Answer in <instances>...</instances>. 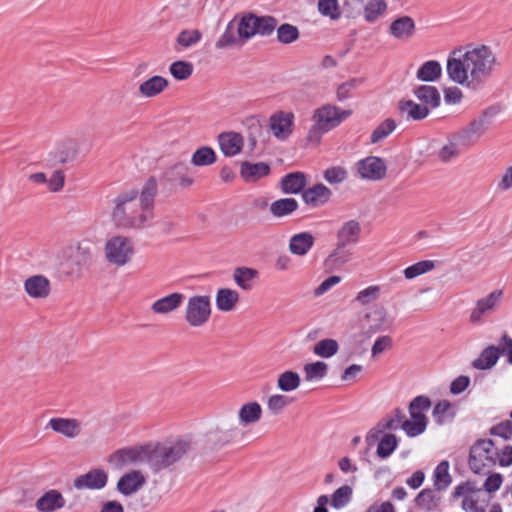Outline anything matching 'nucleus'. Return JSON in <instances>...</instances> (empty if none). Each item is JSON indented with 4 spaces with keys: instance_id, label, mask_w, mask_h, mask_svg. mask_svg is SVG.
<instances>
[{
    "instance_id": "nucleus-1",
    "label": "nucleus",
    "mask_w": 512,
    "mask_h": 512,
    "mask_svg": "<svg viewBox=\"0 0 512 512\" xmlns=\"http://www.w3.org/2000/svg\"><path fill=\"white\" fill-rule=\"evenodd\" d=\"M497 65L492 49L478 45L465 52L454 50L447 59L446 71L452 82L475 89L490 78Z\"/></svg>"
},
{
    "instance_id": "nucleus-2",
    "label": "nucleus",
    "mask_w": 512,
    "mask_h": 512,
    "mask_svg": "<svg viewBox=\"0 0 512 512\" xmlns=\"http://www.w3.org/2000/svg\"><path fill=\"white\" fill-rule=\"evenodd\" d=\"M158 185L150 177L142 187L141 193L131 189L120 193L114 200L112 219L121 228L141 229L154 218V199Z\"/></svg>"
},
{
    "instance_id": "nucleus-3",
    "label": "nucleus",
    "mask_w": 512,
    "mask_h": 512,
    "mask_svg": "<svg viewBox=\"0 0 512 512\" xmlns=\"http://www.w3.org/2000/svg\"><path fill=\"white\" fill-rule=\"evenodd\" d=\"M193 446L194 442L190 437H183L170 443H158L144 452L146 462L154 473H158L182 459Z\"/></svg>"
},
{
    "instance_id": "nucleus-4",
    "label": "nucleus",
    "mask_w": 512,
    "mask_h": 512,
    "mask_svg": "<svg viewBox=\"0 0 512 512\" xmlns=\"http://www.w3.org/2000/svg\"><path fill=\"white\" fill-rule=\"evenodd\" d=\"M351 115L350 110H342L335 105L326 104L316 109L313 114L314 124L308 131L307 141L319 143L323 134L339 126Z\"/></svg>"
},
{
    "instance_id": "nucleus-5",
    "label": "nucleus",
    "mask_w": 512,
    "mask_h": 512,
    "mask_svg": "<svg viewBox=\"0 0 512 512\" xmlns=\"http://www.w3.org/2000/svg\"><path fill=\"white\" fill-rule=\"evenodd\" d=\"M92 262V251L88 244L76 243L64 247L59 256V266L63 273L79 277Z\"/></svg>"
},
{
    "instance_id": "nucleus-6",
    "label": "nucleus",
    "mask_w": 512,
    "mask_h": 512,
    "mask_svg": "<svg viewBox=\"0 0 512 512\" xmlns=\"http://www.w3.org/2000/svg\"><path fill=\"white\" fill-rule=\"evenodd\" d=\"M497 106H491L485 109L477 118L472 120L466 127L456 132V139L462 143V147L469 148L476 144L478 140L491 126L493 119L499 113Z\"/></svg>"
},
{
    "instance_id": "nucleus-7",
    "label": "nucleus",
    "mask_w": 512,
    "mask_h": 512,
    "mask_svg": "<svg viewBox=\"0 0 512 512\" xmlns=\"http://www.w3.org/2000/svg\"><path fill=\"white\" fill-rule=\"evenodd\" d=\"M499 452L491 439H481L472 445L469 454V467L480 474L497 463Z\"/></svg>"
},
{
    "instance_id": "nucleus-8",
    "label": "nucleus",
    "mask_w": 512,
    "mask_h": 512,
    "mask_svg": "<svg viewBox=\"0 0 512 512\" xmlns=\"http://www.w3.org/2000/svg\"><path fill=\"white\" fill-rule=\"evenodd\" d=\"M211 298L208 295H194L187 301L184 319L192 328L203 327L211 317Z\"/></svg>"
},
{
    "instance_id": "nucleus-9",
    "label": "nucleus",
    "mask_w": 512,
    "mask_h": 512,
    "mask_svg": "<svg viewBox=\"0 0 512 512\" xmlns=\"http://www.w3.org/2000/svg\"><path fill=\"white\" fill-rule=\"evenodd\" d=\"M134 254L132 240L125 236H113L105 244V256L109 263L116 266L127 264Z\"/></svg>"
},
{
    "instance_id": "nucleus-10",
    "label": "nucleus",
    "mask_w": 512,
    "mask_h": 512,
    "mask_svg": "<svg viewBox=\"0 0 512 512\" xmlns=\"http://www.w3.org/2000/svg\"><path fill=\"white\" fill-rule=\"evenodd\" d=\"M355 175L363 180L380 181L386 177L387 165L378 156H368L355 163Z\"/></svg>"
},
{
    "instance_id": "nucleus-11",
    "label": "nucleus",
    "mask_w": 512,
    "mask_h": 512,
    "mask_svg": "<svg viewBox=\"0 0 512 512\" xmlns=\"http://www.w3.org/2000/svg\"><path fill=\"white\" fill-rule=\"evenodd\" d=\"M108 482V474L103 469H92L75 478L73 485L77 490H100Z\"/></svg>"
},
{
    "instance_id": "nucleus-12",
    "label": "nucleus",
    "mask_w": 512,
    "mask_h": 512,
    "mask_svg": "<svg viewBox=\"0 0 512 512\" xmlns=\"http://www.w3.org/2000/svg\"><path fill=\"white\" fill-rule=\"evenodd\" d=\"M79 153V143L76 139L65 138L57 143L49 156L54 163L65 164L76 159Z\"/></svg>"
},
{
    "instance_id": "nucleus-13",
    "label": "nucleus",
    "mask_w": 512,
    "mask_h": 512,
    "mask_svg": "<svg viewBox=\"0 0 512 512\" xmlns=\"http://www.w3.org/2000/svg\"><path fill=\"white\" fill-rule=\"evenodd\" d=\"M294 116L292 113L278 112L270 117V130L278 140H286L292 133Z\"/></svg>"
},
{
    "instance_id": "nucleus-14",
    "label": "nucleus",
    "mask_w": 512,
    "mask_h": 512,
    "mask_svg": "<svg viewBox=\"0 0 512 512\" xmlns=\"http://www.w3.org/2000/svg\"><path fill=\"white\" fill-rule=\"evenodd\" d=\"M48 427L70 439L78 437L82 432V423L76 418L54 417L49 420Z\"/></svg>"
},
{
    "instance_id": "nucleus-15",
    "label": "nucleus",
    "mask_w": 512,
    "mask_h": 512,
    "mask_svg": "<svg viewBox=\"0 0 512 512\" xmlns=\"http://www.w3.org/2000/svg\"><path fill=\"white\" fill-rule=\"evenodd\" d=\"M163 178L171 184H178L181 188H188L194 183L190 167L183 162H178L169 167L164 172Z\"/></svg>"
},
{
    "instance_id": "nucleus-16",
    "label": "nucleus",
    "mask_w": 512,
    "mask_h": 512,
    "mask_svg": "<svg viewBox=\"0 0 512 512\" xmlns=\"http://www.w3.org/2000/svg\"><path fill=\"white\" fill-rule=\"evenodd\" d=\"M145 483L144 475L138 470H132L119 478L116 489L124 496H131L138 492Z\"/></svg>"
},
{
    "instance_id": "nucleus-17",
    "label": "nucleus",
    "mask_w": 512,
    "mask_h": 512,
    "mask_svg": "<svg viewBox=\"0 0 512 512\" xmlns=\"http://www.w3.org/2000/svg\"><path fill=\"white\" fill-rule=\"evenodd\" d=\"M221 152L226 157L238 155L244 146V138L237 132H222L217 137Z\"/></svg>"
},
{
    "instance_id": "nucleus-18",
    "label": "nucleus",
    "mask_w": 512,
    "mask_h": 512,
    "mask_svg": "<svg viewBox=\"0 0 512 512\" xmlns=\"http://www.w3.org/2000/svg\"><path fill=\"white\" fill-rule=\"evenodd\" d=\"M365 318L368 321L367 334L369 335L387 331L392 326V320L388 318L387 311L382 306L373 308Z\"/></svg>"
},
{
    "instance_id": "nucleus-19",
    "label": "nucleus",
    "mask_w": 512,
    "mask_h": 512,
    "mask_svg": "<svg viewBox=\"0 0 512 512\" xmlns=\"http://www.w3.org/2000/svg\"><path fill=\"white\" fill-rule=\"evenodd\" d=\"M25 292L33 299H45L51 291V284L43 275H33L24 281Z\"/></svg>"
},
{
    "instance_id": "nucleus-20",
    "label": "nucleus",
    "mask_w": 512,
    "mask_h": 512,
    "mask_svg": "<svg viewBox=\"0 0 512 512\" xmlns=\"http://www.w3.org/2000/svg\"><path fill=\"white\" fill-rule=\"evenodd\" d=\"M66 504V500L61 492L51 489L45 492L35 503V507L39 512H55L62 509Z\"/></svg>"
},
{
    "instance_id": "nucleus-21",
    "label": "nucleus",
    "mask_w": 512,
    "mask_h": 512,
    "mask_svg": "<svg viewBox=\"0 0 512 512\" xmlns=\"http://www.w3.org/2000/svg\"><path fill=\"white\" fill-rule=\"evenodd\" d=\"M184 299V294L174 292L153 302L151 310L153 313L159 315L169 314L176 311L182 305Z\"/></svg>"
},
{
    "instance_id": "nucleus-22",
    "label": "nucleus",
    "mask_w": 512,
    "mask_h": 512,
    "mask_svg": "<svg viewBox=\"0 0 512 512\" xmlns=\"http://www.w3.org/2000/svg\"><path fill=\"white\" fill-rule=\"evenodd\" d=\"M361 225L357 220H349L342 224L336 233L337 243L350 246L359 242Z\"/></svg>"
},
{
    "instance_id": "nucleus-23",
    "label": "nucleus",
    "mask_w": 512,
    "mask_h": 512,
    "mask_svg": "<svg viewBox=\"0 0 512 512\" xmlns=\"http://www.w3.org/2000/svg\"><path fill=\"white\" fill-rule=\"evenodd\" d=\"M315 243L314 236L309 232H300L294 234L288 244L291 254L303 257L312 249Z\"/></svg>"
},
{
    "instance_id": "nucleus-24",
    "label": "nucleus",
    "mask_w": 512,
    "mask_h": 512,
    "mask_svg": "<svg viewBox=\"0 0 512 512\" xmlns=\"http://www.w3.org/2000/svg\"><path fill=\"white\" fill-rule=\"evenodd\" d=\"M270 170V166L267 163L244 161L241 163L240 175L245 182L254 183L262 177L269 175Z\"/></svg>"
},
{
    "instance_id": "nucleus-25",
    "label": "nucleus",
    "mask_w": 512,
    "mask_h": 512,
    "mask_svg": "<svg viewBox=\"0 0 512 512\" xmlns=\"http://www.w3.org/2000/svg\"><path fill=\"white\" fill-rule=\"evenodd\" d=\"M398 110L401 117L406 120L420 121L429 115V108L412 100H401L398 103Z\"/></svg>"
},
{
    "instance_id": "nucleus-26",
    "label": "nucleus",
    "mask_w": 512,
    "mask_h": 512,
    "mask_svg": "<svg viewBox=\"0 0 512 512\" xmlns=\"http://www.w3.org/2000/svg\"><path fill=\"white\" fill-rule=\"evenodd\" d=\"M502 297L501 290H495L491 292L485 298L478 300L476 308L472 311L470 320L473 323H477L481 321V318L484 314L489 313L494 310L497 303L500 301Z\"/></svg>"
},
{
    "instance_id": "nucleus-27",
    "label": "nucleus",
    "mask_w": 512,
    "mask_h": 512,
    "mask_svg": "<svg viewBox=\"0 0 512 512\" xmlns=\"http://www.w3.org/2000/svg\"><path fill=\"white\" fill-rule=\"evenodd\" d=\"M331 196V190L321 183L308 188L302 194L303 201L312 207H318L327 203Z\"/></svg>"
},
{
    "instance_id": "nucleus-28",
    "label": "nucleus",
    "mask_w": 512,
    "mask_h": 512,
    "mask_svg": "<svg viewBox=\"0 0 512 512\" xmlns=\"http://www.w3.org/2000/svg\"><path fill=\"white\" fill-rule=\"evenodd\" d=\"M502 353H504V349L501 350L500 346L490 345L472 361V367L477 370H489L496 365Z\"/></svg>"
},
{
    "instance_id": "nucleus-29",
    "label": "nucleus",
    "mask_w": 512,
    "mask_h": 512,
    "mask_svg": "<svg viewBox=\"0 0 512 512\" xmlns=\"http://www.w3.org/2000/svg\"><path fill=\"white\" fill-rule=\"evenodd\" d=\"M239 300V293L231 288L218 289L215 297L216 307L222 312L233 311Z\"/></svg>"
},
{
    "instance_id": "nucleus-30",
    "label": "nucleus",
    "mask_w": 512,
    "mask_h": 512,
    "mask_svg": "<svg viewBox=\"0 0 512 512\" xmlns=\"http://www.w3.org/2000/svg\"><path fill=\"white\" fill-rule=\"evenodd\" d=\"M306 182L303 172H292L282 177L280 185L285 194H298L305 188Z\"/></svg>"
},
{
    "instance_id": "nucleus-31",
    "label": "nucleus",
    "mask_w": 512,
    "mask_h": 512,
    "mask_svg": "<svg viewBox=\"0 0 512 512\" xmlns=\"http://www.w3.org/2000/svg\"><path fill=\"white\" fill-rule=\"evenodd\" d=\"M139 460H141V452L135 448L119 449L108 458V462L117 468H122L127 464L135 463Z\"/></svg>"
},
{
    "instance_id": "nucleus-32",
    "label": "nucleus",
    "mask_w": 512,
    "mask_h": 512,
    "mask_svg": "<svg viewBox=\"0 0 512 512\" xmlns=\"http://www.w3.org/2000/svg\"><path fill=\"white\" fill-rule=\"evenodd\" d=\"M168 86V80L162 76H153L139 85V93L146 98H152L163 92Z\"/></svg>"
},
{
    "instance_id": "nucleus-33",
    "label": "nucleus",
    "mask_w": 512,
    "mask_h": 512,
    "mask_svg": "<svg viewBox=\"0 0 512 512\" xmlns=\"http://www.w3.org/2000/svg\"><path fill=\"white\" fill-rule=\"evenodd\" d=\"M415 30V22L409 16H402L394 20L390 25V33L398 39L409 38Z\"/></svg>"
},
{
    "instance_id": "nucleus-34",
    "label": "nucleus",
    "mask_w": 512,
    "mask_h": 512,
    "mask_svg": "<svg viewBox=\"0 0 512 512\" xmlns=\"http://www.w3.org/2000/svg\"><path fill=\"white\" fill-rule=\"evenodd\" d=\"M261 416L262 407L255 401L243 404L238 412L239 421L244 426L258 422Z\"/></svg>"
},
{
    "instance_id": "nucleus-35",
    "label": "nucleus",
    "mask_w": 512,
    "mask_h": 512,
    "mask_svg": "<svg viewBox=\"0 0 512 512\" xmlns=\"http://www.w3.org/2000/svg\"><path fill=\"white\" fill-rule=\"evenodd\" d=\"M256 269L250 267H237L233 272V280L238 287L249 291L253 287V281L258 277Z\"/></svg>"
},
{
    "instance_id": "nucleus-36",
    "label": "nucleus",
    "mask_w": 512,
    "mask_h": 512,
    "mask_svg": "<svg viewBox=\"0 0 512 512\" xmlns=\"http://www.w3.org/2000/svg\"><path fill=\"white\" fill-rule=\"evenodd\" d=\"M414 95L427 107L436 108L440 105V93L434 86L420 85L414 90Z\"/></svg>"
},
{
    "instance_id": "nucleus-37",
    "label": "nucleus",
    "mask_w": 512,
    "mask_h": 512,
    "mask_svg": "<svg viewBox=\"0 0 512 512\" xmlns=\"http://www.w3.org/2000/svg\"><path fill=\"white\" fill-rule=\"evenodd\" d=\"M239 435L238 427L234 426L229 429L223 430L216 428L209 431L207 434L208 441L216 446H224L233 442Z\"/></svg>"
},
{
    "instance_id": "nucleus-38",
    "label": "nucleus",
    "mask_w": 512,
    "mask_h": 512,
    "mask_svg": "<svg viewBox=\"0 0 512 512\" xmlns=\"http://www.w3.org/2000/svg\"><path fill=\"white\" fill-rule=\"evenodd\" d=\"M442 67L438 61L429 60L421 65L418 69L416 77L423 82H433L440 78Z\"/></svg>"
},
{
    "instance_id": "nucleus-39",
    "label": "nucleus",
    "mask_w": 512,
    "mask_h": 512,
    "mask_svg": "<svg viewBox=\"0 0 512 512\" xmlns=\"http://www.w3.org/2000/svg\"><path fill=\"white\" fill-rule=\"evenodd\" d=\"M298 202L294 198H282L271 203L270 212L276 218L289 216L298 209Z\"/></svg>"
},
{
    "instance_id": "nucleus-40",
    "label": "nucleus",
    "mask_w": 512,
    "mask_h": 512,
    "mask_svg": "<svg viewBox=\"0 0 512 512\" xmlns=\"http://www.w3.org/2000/svg\"><path fill=\"white\" fill-rule=\"evenodd\" d=\"M348 246L336 243L334 250L328 255L326 264L333 268H339L352 259V252Z\"/></svg>"
},
{
    "instance_id": "nucleus-41",
    "label": "nucleus",
    "mask_w": 512,
    "mask_h": 512,
    "mask_svg": "<svg viewBox=\"0 0 512 512\" xmlns=\"http://www.w3.org/2000/svg\"><path fill=\"white\" fill-rule=\"evenodd\" d=\"M462 143L456 139V134H452L447 144H445L438 152L437 157L440 161L448 163L457 158L461 153Z\"/></svg>"
},
{
    "instance_id": "nucleus-42",
    "label": "nucleus",
    "mask_w": 512,
    "mask_h": 512,
    "mask_svg": "<svg viewBox=\"0 0 512 512\" xmlns=\"http://www.w3.org/2000/svg\"><path fill=\"white\" fill-rule=\"evenodd\" d=\"M452 478L449 473V462L441 461L434 470L433 482L438 491L445 490L451 484Z\"/></svg>"
},
{
    "instance_id": "nucleus-43",
    "label": "nucleus",
    "mask_w": 512,
    "mask_h": 512,
    "mask_svg": "<svg viewBox=\"0 0 512 512\" xmlns=\"http://www.w3.org/2000/svg\"><path fill=\"white\" fill-rule=\"evenodd\" d=\"M216 160V153L209 146H202L198 148L191 156V164L196 167L212 165Z\"/></svg>"
},
{
    "instance_id": "nucleus-44",
    "label": "nucleus",
    "mask_w": 512,
    "mask_h": 512,
    "mask_svg": "<svg viewBox=\"0 0 512 512\" xmlns=\"http://www.w3.org/2000/svg\"><path fill=\"white\" fill-rule=\"evenodd\" d=\"M237 44L242 45L243 42L239 35L235 33L234 20L230 21L223 32V34L216 41L215 46L217 49H227Z\"/></svg>"
},
{
    "instance_id": "nucleus-45",
    "label": "nucleus",
    "mask_w": 512,
    "mask_h": 512,
    "mask_svg": "<svg viewBox=\"0 0 512 512\" xmlns=\"http://www.w3.org/2000/svg\"><path fill=\"white\" fill-rule=\"evenodd\" d=\"M387 4L385 0H369L362 7L364 19L369 22H375L381 15L385 13Z\"/></svg>"
},
{
    "instance_id": "nucleus-46",
    "label": "nucleus",
    "mask_w": 512,
    "mask_h": 512,
    "mask_svg": "<svg viewBox=\"0 0 512 512\" xmlns=\"http://www.w3.org/2000/svg\"><path fill=\"white\" fill-rule=\"evenodd\" d=\"M256 15L248 14L243 16L237 26V34L244 43L246 40L256 35Z\"/></svg>"
},
{
    "instance_id": "nucleus-47",
    "label": "nucleus",
    "mask_w": 512,
    "mask_h": 512,
    "mask_svg": "<svg viewBox=\"0 0 512 512\" xmlns=\"http://www.w3.org/2000/svg\"><path fill=\"white\" fill-rule=\"evenodd\" d=\"M301 383L298 373L293 371H285L281 373L277 380L278 388L283 392H291L296 390Z\"/></svg>"
},
{
    "instance_id": "nucleus-48",
    "label": "nucleus",
    "mask_w": 512,
    "mask_h": 512,
    "mask_svg": "<svg viewBox=\"0 0 512 512\" xmlns=\"http://www.w3.org/2000/svg\"><path fill=\"white\" fill-rule=\"evenodd\" d=\"M396 126L395 120L391 118L385 119L371 133V143L376 144L387 138L396 129Z\"/></svg>"
},
{
    "instance_id": "nucleus-49",
    "label": "nucleus",
    "mask_w": 512,
    "mask_h": 512,
    "mask_svg": "<svg viewBox=\"0 0 512 512\" xmlns=\"http://www.w3.org/2000/svg\"><path fill=\"white\" fill-rule=\"evenodd\" d=\"M338 350V342L330 338L320 340L313 347L314 354L322 358H330L334 356Z\"/></svg>"
},
{
    "instance_id": "nucleus-50",
    "label": "nucleus",
    "mask_w": 512,
    "mask_h": 512,
    "mask_svg": "<svg viewBox=\"0 0 512 512\" xmlns=\"http://www.w3.org/2000/svg\"><path fill=\"white\" fill-rule=\"evenodd\" d=\"M432 416L435 422L439 425H443L447 421H450L454 417L451 403L447 400L439 401L433 409Z\"/></svg>"
},
{
    "instance_id": "nucleus-51",
    "label": "nucleus",
    "mask_w": 512,
    "mask_h": 512,
    "mask_svg": "<svg viewBox=\"0 0 512 512\" xmlns=\"http://www.w3.org/2000/svg\"><path fill=\"white\" fill-rule=\"evenodd\" d=\"M397 446L398 439L394 434H384L378 443L376 453L378 457L385 459L396 450Z\"/></svg>"
},
{
    "instance_id": "nucleus-52",
    "label": "nucleus",
    "mask_w": 512,
    "mask_h": 512,
    "mask_svg": "<svg viewBox=\"0 0 512 512\" xmlns=\"http://www.w3.org/2000/svg\"><path fill=\"white\" fill-rule=\"evenodd\" d=\"M306 381L320 380L327 375L328 365L325 362L317 361L304 365Z\"/></svg>"
},
{
    "instance_id": "nucleus-53",
    "label": "nucleus",
    "mask_w": 512,
    "mask_h": 512,
    "mask_svg": "<svg viewBox=\"0 0 512 512\" xmlns=\"http://www.w3.org/2000/svg\"><path fill=\"white\" fill-rule=\"evenodd\" d=\"M300 36L299 29L291 24L285 23L277 28V40L281 44H291Z\"/></svg>"
},
{
    "instance_id": "nucleus-54",
    "label": "nucleus",
    "mask_w": 512,
    "mask_h": 512,
    "mask_svg": "<svg viewBox=\"0 0 512 512\" xmlns=\"http://www.w3.org/2000/svg\"><path fill=\"white\" fill-rule=\"evenodd\" d=\"M434 267L435 264L431 260L419 261L404 269L403 274L406 279L411 280L424 273L431 271L432 269H434Z\"/></svg>"
},
{
    "instance_id": "nucleus-55",
    "label": "nucleus",
    "mask_w": 512,
    "mask_h": 512,
    "mask_svg": "<svg viewBox=\"0 0 512 512\" xmlns=\"http://www.w3.org/2000/svg\"><path fill=\"white\" fill-rule=\"evenodd\" d=\"M277 20L272 16H256V35L269 36L277 27Z\"/></svg>"
},
{
    "instance_id": "nucleus-56",
    "label": "nucleus",
    "mask_w": 512,
    "mask_h": 512,
    "mask_svg": "<svg viewBox=\"0 0 512 512\" xmlns=\"http://www.w3.org/2000/svg\"><path fill=\"white\" fill-rule=\"evenodd\" d=\"M169 71L176 80H186L193 73V66L187 61H175L170 67Z\"/></svg>"
},
{
    "instance_id": "nucleus-57",
    "label": "nucleus",
    "mask_w": 512,
    "mask_h": 512,
    "mask_svg": "<svg viewBox=\"0 0 512 512\" xmlns=\"http://www.w3.org/2000/svg\"><path fill=\"white\" fill-rule=\"evenodd\" d=\"M323 178L331 185L340 184L348 178V171L342 166H332L324 171Z\"/></svg>"
},
{
    "instance_id": "nucleus-58",
    "label": "nucleus",
    "mask_w": 512,
    "mask_h": 512,
    "mask_svg": "<svg viewBox=\"0 0 512 512\" xmlns=\"http://www.w3.org/2000/svg\"><path fill=\"white\" fill-rule=\"evenodd\" d=\"M352 497V488L350 486L344 485L337 490L334 491L331 498V505L340 509L347 505Z\"/></svg>"
},
{
    "instance_id": "nucleus-59",
    "label": "nucleus",
    "mask_w": 512,
    "mask_h": 512,
    "mask_svg": "<svg viewBox=\"0 0 512 512\" xmlns=\"http://www.w3.org/2000/svg\"><path fill=\"white\" fill-rule=\"evenodd\" d=\"M202 38L199 30H183L177 36V44L184 48H189L197 44Z\"/></svg>"
},
{
    "instance_id": "nucleus-60",
    "label": "nucleus",
    "mask_w": 512,
    "mask_h": 512,
    "mask_svg": "<svg viewBox=\"0 0 512 512\" xmlns=\"http://www.w3.org/2000/svg\"><path fill=\"white\" fill-rule=\"evenodd\" d=\"M291 403V399L282 394H274L270 396L267 400V408L268 410L277 415L283 411V409Z\"/></svg>"
},
{
    "instance_id": "nucleus-61",
    "label": "nucleus",
    "mask_w": 512,
    "mask_h": 512,
    "mask_svg": "<svg viewBox=\"0 0 512 512\" xmlns=\"http://www.w3.org/2000/svg\"><path fill=\"white\" fill-rule=\"evenodd\" d=\"M405 418V414L397 408L393 411L391 416L381 420L382 427L387 430H397L399 428L403 429Z\"/></svg>"
},
{
    "instance_id": "nucleus-62",
    "label": "nucleus",
    "mask_w": 512,
    "mask_h": 512,
    "mask_svg": "<svg viewBox=\"0 0 512 512\" xmlns=\"http://www.w3.org/2000/svg\"><path fill=\"white\" fill-rule=\"evenodd\" d=\"M416 505L424 511H431L436 507L435 495L431 489L422 490L415 499Z\"/></svg>"
},
{
    "instance_id": "nucleus-63",
    "label": "nucleus",
    "mask_w": 512,
    "mask_h": 512,
    "mask_svg": "<svg viewBox=\"0 0 512 512\" xmlns=\"http://www.w3.org/2000/svg\"><path fill=\"white\" fill-rule=\"evenodd\" d=\"M319 12L326 17L333 20L340 17L339 5L337 0H319L318 1Z\"/></svg>"
},
{
    "instance_id": "nucleus-64",
    "label": "nucleus",
    "mask_w": 512,
    "mask_h": 512,
    "mask_svg": "<svg viewBox=\"0 0 512 512\" xmlns=\"http://www.w3.org/2000/svg\"><path fill=\"white\" fill-rule=\"evenodd\" d=\"M380 295V287L376 285L369 286L361 290L357 296L356 301L361 305H368L373 301L377 300Z\"/></svg>"
}]
</instances>
